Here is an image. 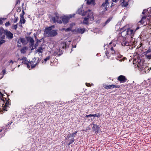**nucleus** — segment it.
Instances as JSON below:
<instances>
[{"instance_id":"2","label":"nucleus","mask_w":151,"mask_h":151,"mask_svg":"<svg viewBox=\"0 0 151 151\" xmlns=\"http://www.w3.org/2000/svg\"><path fill=\"white\" fill-rule=\"evenodd\" d=\"M0 35L2 39H5V35L9 39H12L13 37V34L10 31L5 30L3 28H0Z\"/></svg>"},{"instance_id":"18","label":"nucleus","mask_w":151,"mask_h":151,"mask_svg":"<svg viewBox=\"0 0 151 151\" xmlns=\"http://www.w3.org/2000/svg\"><path fill=\"white\" fill-rule=\"evenodd\" d=\"M69 18L67 17H63L61 20L62 22H63L64 24H66L68 22Z\"/></svg>"},{"instance_id":"57","label":"nucleus","mask_w":151,"mask_h":151,"mask_svg":"<svg viewBox=\"0 0 151 151\" xmlns=\"http://www.w3.org/2000/svg\"><path fill=\"white\" fill-rule=\"evenodd\" d=\"M20 65H18V67H19V66Z\"/></svg>"},{"instance_id":"51","label":"nucleus","mask_w":151,"mask_h":151,"mask_svg":"<svg viewBox=\"0 0 151 151\" xmlns=\"http://www.w3.org/2000/svg\"><path fill=\"white\" fill-rule=\"evenodd\" d=\"M115 4H114L113 3H112L111 4V7L112 6H114Z\"/></svg>"},{"instance_id":"10","label":"nucleus","mask_w":151,"mask_h":151,"mask_svg":"<svg viewBox=\"0 0 151 151\" xmlns=\"http://www.w3.org/2000/svg\"><path fill=\"white\" fill-rule=\"evenodd\" d=\"M117 80L120 81V83H122L125 82L127 80V79L126 78L125 76L123 75L119 76L117 78Z\"/></svg>"},{"instance_id":"44","label":"nucleus","mask_w":151,"mask_h":151,"mask_svg":"<svg viewBox=\"0 0 151 151\" xmlns=\"http://www.w3.org/2000/svg\"><path fill=\"white\" fill-rule=\"evenodd\" d=\"M14 28L16 30L17 28V24L14 25L13 26Z\"/></svg>"},{"instance_id":"1","label":"nucleus","mask_w":151,"mask_h":151,"mask_svg":"<svg viewBox=\"0 0 151 151\" xmlns=\"http://www.w3.org/2000/svg\"><path fill=\"white\" fill-rule=\"evenodd\" d=\"M116 46L115 43L112 42L105 45L104 47L106 49L105 52L106 55L108 58L111 60L114 58L118 60H122L123 56L116 50Z\"/></svg>"},{"instance_id":"13","label":"nucleus","mask_w":151,"mask_h":151,"mask_svg":"<svg viewBox=\"0 0 151 151\" xmlns=\"http://www.w3.org/2000/svg\"><path fill=\"white\" fill-rule=\"evenodd\" d=\"M132 39L129 38V39L127 40L126 38L125 41L123 42V43L124 45L127 46H131L132 44L131 41Z\"/></svg>"},{"instance_id":"3","label":"nucleus","mask_w":151,"mask_h":151,"mask_svg":"<svg viewBox=\"0 0 151 151\" xmlns=\"http://www.w3.org/2000/svg\"><path fill=\"white\" fill-rule=\"evenodd\" d=\"M138 28H137L135 30H133L129 28H127L126 33V34H124V37H125V38L127 37L128 38H129L130 39H132L136 31Z\"/></svg>"},{"instance_id":"40","label":"nucleus","mask_w":151,"mask_h":151,"mask_svg":"<svg viewBox=\"0 0 151 151\" xmlns=\"http://www.w3.org/2000/svg\"><path fill=\"white\" fill-rule=\"evenodd\" d=\"M18 17H15V18L13 20V22L14 23H16L17 22V20H18Z\"/></svg>"},{"instance_id":"21","label":"nucleus","mask_w":151,"mask_h":151,"mask_svg":"<svg viewBox=\"0 0 151 151\" xmlns=\"http://www.w3.org/2000/svg\"><path fill=\"white\" fill-rule=\"evenodd\" d=\"M98 126L95 124L92 127L93 130L95 131L97 133L98 132Z\"/></svg>"},{"instance_id":"15","label":"nucleus","mask_w":151,"mask_h":151,"mask_svg":"<svg viewBox=\"0 0 151 151\" xmlns=\"http://www.w3.org/2000/svg\"><path fill=\"white\" fill-rule=\"evenodd\" d=\"M26 39L28 42H29L32 45L34 44V41L33 38L30 37H26Z\"/></svg>"},{"instance_id":"49","label":"nucleus","mask_w":151,"mask_h":151,"mask_svg":"<svg viewBox=\"0 0 151 151\" xmlns=\"http://www.w3.org/2000/svg\"><path fill=\"white\" fill-rule=\"evenodd\" d=\"M97 115L96 114H92V116L97 117Z\"/></svg>"},{"instance_id":"24","label":"nucleus","mask_w":151,"mask_h":151,"mask_svg":"<svg viewBox=\"0 0 151 151\" xmlns=\"http://www.w3.org/2000/svg\"><path fill=\"white\" fill-rule=\"evenodd\" d=\"M66 46V44L65 42H62L60 45V47L62 48H65Z\"/></svg>"},{"instance_id":"41","label":"nucleus","mask_w":151,"mask_h":151,"mask_svg":"<svg viewBox=\"0 0 151 151\" xmlns=\"http://www.w3.org/2000/svg\"><path fill=\"white\" fill-rule=\"evenodd\" d=\"M10 25V24L9 22H6L5 24V25L6 26H8Z\"/></svg>"},{"instance_id":"36","label":"nucleus","mask_w":151,"mask_h":151,"mask_svg":"<svg viewBox=\"0 0 151 151\" xmlns=\"http://www.w3.org/2000/svg\"><path fill=\"white\" fill-rule=\"evenodd\" d=\"M22 14H20V15L21 18H23V17H24L23 16L24 15V14H25V13L24 12V10H22Z\"/></svg>"},{"instance_id":"27","label":"nucleus","mask_w":151,"mask_h":151,"mask_svg":"<svg viewBox=\"0 0 151 151\" xmlns=\"http://www.w3.org/2000/svg\"><path fill=\"white\" fill-rule=\"evenodd\" d=\"M19 40H20V42L22 43V44H26V41L25 40V39L24 38H21L20 39H19Z\"/></svg>"},{"instance_id":"50","label":"nucleus","mask_w":151,"mask_h":151,"mask_svg":"<svg viewBox=\"0 0 151 151\" xmlns=\"http://www.w3.org/2000/svg\"><path fill=\"white\" fill-rule=\"evenodd\" d=\"M101 115L99 113L98 114V115H97V117H100Z\"/></svg>"},{"instance_id":"46","label":"nucleus","mask_w":151,"mask_h":151,"mask_svg":"<svg viewBox=\"0 0 151 151\" xmlns=\"http://www.w3.org/2000/svg\"><path fill=\"white\" fill-rule=\"evenodd\" d=\"M92 114H90L89 115H86V116H85V117H87V118H88V117H92Z\"/></svg>"},{"instance_id":"35","label":"nucleus","mask_w":151,"mask_h":151,"mask_svg":"<svg viewBox=\"0 0 151 151\" xmlns=\"http://www.w3.org/2000/svg\"><path fill=\"white\" fill-rule=\"evenodd\" d=\"M22 0H16V1L15 6L17 5V4H19L20 2V1Z\"/></svg>"},{"instance_id":"25","label":"nucleus","mask_w":151,"mask_h":151,"mask_svg":"<svg viewBox=\"0 0 151 151\" xmlns=\"http://www.w3.org/2000/svg\"><path fill=\"white\" fill-rule=\"evenodd\" d=\"M54 25H52L51 26L49 27H47L45 29L46 30V32H50V31H51L52 29V28L53 27L54 28Z\"/></svg>"},{"instance_id":"17","label":"nucleus","mask_w":151,"mask_h":151,"mask_svg":"<svg viewBox=\"0 0 151 151\" xmlns=\"http://www.w3.org/2000/svg\"><path fill=\"white\" fill-rule=\"evenodd\" d=\"M5 94H3L2 98H1V100L2 101H5V100L7 99V98H9V95L7 94L6 93H5Z\"/></svg>"},{"instance_id":"7","label":"nucleus","mask_w":151,"mask_h":151,"mask_svg":"<svg viewBox=\"0 0 151 151\" xmlns=\"http://www.w3.org/2000/svg\"><path fill=\"white\" fill-rule=\"evenodd\" d=\"M145 61L143 60H139V61H138L137 65L138 68L141 69L142 70L144 69H147L148 67H145Z\"/></svg>"},{"instance_id":"38","label":"nucleus","mask_w":151,"mask_h":151,"mask_svg":"<svg viewBox=\"0 0 151 151\" xmlns=\"http://www.w3.org/2000/svg\"><path fill=\"white\" fill-rule=\"evenodd\" d=\"M77 132H78V131H75L73 133H71V135H72V137L73 136L74 137L75 136L76 134L77 133Z\"/></svg>"},{"instance_id":"54","label":"nucleus","mask_w":151,"mask_h":151,"mask_svg":"<svg viewBox=\"0 0 151 151\" xmlns=\"http://www.w3.org/2000/svg\"><path fill=\"white\" fill-rule=\"evenodd\" d=\"M76 47V45H74V46H73V47L75 48V47Z\"/></svg>"},{"instance_id":"6","label":"nucleus","mask_w":151,"mask_h":151,"mask_svg":"<svg viewBox=\"0 0 151 151\" xmlns=\"http://www.w3.org/2000/svg\"><path fill=\"white\" fill-rule=\"evenodd\" d=\"M36 60V59H35V60H33L32 61L30 62H29L28 61L27 62V67L28 68H29L30 67L31 69H32L34 68L39 63L37 61H35Z\"/></svg>"},{"instance_id":"34","label":"nucleus","mask_w":151,"mask_h":151,"mask_svg":"<svg viewBox=\"0 0 151 151\" xmlns=\"http://www.w3.org/2000/svg\"><path fill=\"white\" fill-rule=\"evenodd\" d=\"M111 19L110 18H108L107 20L106 21V22H105V24H104V25H106L107 24H108V23H109L110 22V21H111Z\"/></svg>"},{"instance_id":"37","label":"nucleus","mask_w":151,"mask_h":151,"mask_svg":"<svg viewBox=\"0 0 151 151\" xmlns=\"http://www.w3.org/2000/svg\"><path fill=\"white\" fill-rule=\"evenodd\" d=\"M50 56H49L45 58L44 59V60L45 61V63L48 60H49L50 59Z\"/></svg>"},{"instance_id":"56","label":"nucleus","mask_w":151,"mask_h":151,"mask_svg":"<svg viewBox=\"0 0 151 151\" xmlns=\"http://www.w3.org/2000/svg\"><path fill=\"white\" fill-rule=\"evenodd\" d=\"M38 41H39L40 42V40H39ZM37 42H38V41H37Z\"/></svg>"},{"instance_id":"53","label":"nucleus","mask_w":151,"mask_h":151,"mask_svg":"<svg viewBox=\"0 0 151 151\" xmlns=\"http://www.w3.org/2000/svg\"><path fill=\"white\" fill-rule=\"evenodd\" d=\"M145 10H143V12H142V14H145Z\"/></svg>"},{"instance_id":"47","label":"nucleus","mask_w":151,"mask_h":151,"mask_svg":"<svg viewBox=\"0 0 151 151\" xmlns=\"http://www.w3.org/2000/svg\"><path fill=\"white\" fill-rule=\"evenodd\" d=\"M3 94L1 92H0V98L1 99V98Z\"/></svg>"},{"instance_id":"48","label":"nucleus","mask_w":151,"mask_h":151,"mask_svg":"<svg viewBox=\"0 0 151 151\" xmlns=\"http://www.w3.org/2000/svg\"><path fill=\"white\" fill-rule=\"evenodd\" d=\"M21 11V9L20 8V7H19L18 8V9H17V12H19Z\"/></svg>"},{"instance_id":"42","label":"nucleus","mask_w":151,"mask_h":151,"mask_svg":"<svg viewBox=\"0 0 151 151\" xmlns=\"http://www.w3.org/2000/svg\"><path fill=\"white\" fill-rule=\"evenodd\" d=\"M146 17H149L150 18H151V14H149V13H148V14H147L146 16Z\"/></svg>"},{"instance_id":"23","label":"nucleus","mask_w":151,"mask_h":151,"mask_svg":"<svg viewBox=\"0 0 151 151\" xmlns=\"http://www.w3.org/2000/svg\"><path fill=\"white\" fill-rule=\"evenodd\" d=\"M27 50V48L26 47H24L22 48L20 50V51L22 53H25L26 52V51Z\"/></svg>"},{"instance_id":"45","label":"nucleus","mask_w":151,"mask_h":151,"mask_svg":"<svg viewBox=\"0 0 151 151\" xmlns=\"http://www.w3.org/2000/svg\"><path fill=\"white\" fill-rule=\"evenodd\" d=\"M147 57L149 59H151V55H147Z\"/></svg>"},{"instance_id":"31","label":"nucleus","mask_w":151,"mask_h":151,"mask_svg":"<svg viewBox=\"0 0 151 151\" xmlns=\"http://www.w3.org/2000/svg\"><path fill=\"white\" fill-rule=\"evenodd\" d=\"M12 122H13L12 121L9 122L7 124L6 126V128L7 129V128H8V129H10V128H9V127H10V126L9 125H11Z\"/></svg>"},{"instance_id":"32","label":"nucleus","mask_w":151,"mask_h":151,"mask_svg":"<svg viewBox=\"0 0 151 151\" xmlns=\"http://www.w3.org/2000/svg\"><path fill=\"white\" fill-rule=\"evenodd\" d=\"M6 71L5 69H3L2 70V71L1 72V75H2L4 76V75L5 74H6Z\"/></svg>"},{"instance_id":"19","label":"nucleus","mask_w":151,"mask_h":151,"mask_svg":"<svg viewBox=\"0 0 151 151\" xmlns=\"http://www.w3.org/2000/svg\"><path fill=\"white\" fill-rule=\"evenodd\" d=\"M85 28H78V29L76 31L77 33L80 34H83L85 31Z\"/></svg>"},{"instance_id":"14","label":"nucleus","mask_w":151,"mask_h":151,"mask_svg":"<svg viewBox=\"0 0 151 151\" xmlns=\"http://www.w3.org/2000/svg\"><path fill=\"white\" fill-rule=\"evenodd\" d=\"M127 26H126L123 27L122 28L120 29V31L121 32V35L123 37H124V34H126V30L127 29L126 28Z\"/></svg>"},{"instance_id":"43","label":"nucleus","mask_w":151,"mask_h":151,"mask_svg":"<svg viewBox=\"0 0 151 151\" xmlns=\"http://www.w3.org/2000/svg\"><path fill=\"white\" fill-rule=\"evenodd\" d=\"M151 52V49H148L146 52V55H148L147 54L148 53H149L150 52Z\"/></svg>"},{"instance_id":"20","label":"nucleus","mask_w":151,"mask_h":151,"mask_svg":"<svg viewBox=\"0 0 151 151\" xmlns=\"http://www.w3.org/2000/svg\"><path fill=\"white\" fill-rule=\"evenodd\" d=\"M146 19V17L144 16L141 19L139 22V24H142V25H145V24H144L145 21L144 20Z\"/></svg>"},{"instance_id":"8","label":"nucleus","mask_w":151,"mask_h":151,"mask_svg":"<svg viewBox=\"0 0 151 151\" xmlns=\"http://www.w3.org/2000/svg\"><path fill=\"white\" fill-rule=\"evenodd\" d=\"M46 34H48V36L49 37H53L56 36L58 33L56 30H53L50 32H47Z\"/></svg>"},{"instance_id":"12","label":"nucleus","mask_w":151,"mask_h":151,"mask_svg":"<svg viewBox=\"0 0 151 151\" xmlns=\"http://www.w3.org/2000/svg\"><path fill=\"white\" fill-rule=\"evenodd\" d=\"M60 17L58 16H56V17H53L52 18V20L54 23L57 22L58 23L61 24L62 22L61 20L59 19Z\"/></svg>"},{"instance_id":"33","label":"nucleus","mask_w":151,"mask_h":151,"mask_svg":"<svg viewBox=\"0 0 151 151\" xmlns=\"http://www.w3.org/2000/svg\"><path fill=\"white\" fill-rule=\"evenodd\" d=\"M72 137L71 134H68L67 136L65 137L66 139H69L71 137Z\"/></svg>"},{"instance_id":"26","label":"nucleus","mask_w":151,"mask_h":151,"mask_svg":"<svg viewBox=\"0 0 151 151\" xmlns=\"http://www.w3.org/2000/svg\"><path fill=\"white\" fill-rule=\"evenodd\" d=\"M88 18L87 17H85L84 20L83 21V23L86 24H88Z\"/></svg>"},{"instance_id":"29","label":"nucleus","mask_w":151,"mask_h":151,"mask_svg":"<svg viewBox=\"0 0 151 151\" xmlns=\"http://www.w3.org/2000/svg\"><path fill=\"white\" fill-rule=\"evenodd\" d=\"M75 140L74 139V138H72V139L70 140V141L69 142V143H68V145H69L70 144H71Z\"/></svg>"},{"instance_id":"16","label":"nucleus","mask_w":151,"mask_h":151,"mask_svg":"<svg viewBox=\"0 0 151 151\" xmlns=\"http://www.w3.org/2000/svg\"><path fill=\"white\" fill-rule=\"evenodd\" d=\"M121 2V4H122V6L124 7L127 6L128 4V1L127 0H122L120 1Z\"/></svg>"},{"instance_id":"4","label":"nucleus","mask_w":151,"mask_h":151,"mask_svg":"<svg viewBox=\"0 0 151 151\" xmlns=\"http://www.w3.org/2000/svg\"><path fill=\"white\" fill-rule=\"evenodd\" d=\"M3 101V104H2V109L4 111H7L11 106V101L9 98Z\"/></svg>"},{"instance_id":"55","label":"nucleus","mask_w":151,"mask_h":151,"mask_svg":"<svg viewBox=\"0 0 151 151\" xmlns=\"http://www.w3.org/2000/svg\"><path fill=\"white\" fill-rule=\"evenodd\" d=\"M31 33V32L29 33V35H30V34Z\"/></svg>"},{"instance_id":"22","label":"nucleus","mask_w":151,"mask_h":151,"mask_svg":"<svg viewBox=\"0 0 151 151\" xmlns=\"http://www.w3.org/2000/svg\"><path fill=\"white\" fill-rule=\"evenodd\" d=\"M44 48L42 47V46H40L39 48L36 50V52L40 53H42L43 51V49Z\"/></svg>"},{"instance_id":"9","label":"nucleus","mask_w":151,"mask_h":151,"mask_svg":"<svg viewBox=\"0 0 151 151\" xmlns=\"http://www.w3.org/2000/svg\"><path fill=\"white\" fill-rule=\"evenodd\" d=\"M27 58L25 57H23L22 58H19L18 60H19L20 61L19 64L20 65L23 64H26L27 62L28 61L27 60Z\"/></svg>"},{"instance_id":"5","label":"nucleus","mask_w":151,"mask_h":151,"mask_svg":"<svg viewBox=\"0 0 151 151\" xmlns=\"http://www.w3.org/2000/svg\"><path fill=\"white\" fill-rule=\"evenodd\" d=\"M109 0H105L101 6V7L104 9V10L102 11V12L104 13L105 12L108 10V8L109 7ZM118 1V0H112V1L114 2H117Z\"/></svg>"},{"instance_id":"39","label":"nucleus","mask_w":151,"mask_h":151,"mask_svg":"<svg viewBox=\"0 0 151 151\" xmlns=\"http://www.w3.org/2000/svg\"><path fill=\"white\" fill-rule=\"evenodd\" d=\"M4 18H0V24H3V20H4Z\"/></svg>"},{"instance_id":"30","label":"nucleus","mask_w":151,"mask_h":151,"mask_svg":"<svg viewBox=\"0 0 151 151\" xmlns=\"http://www.w3.org/2000/svg\"><path fill=\"white\" fill-rule=\"evenodd\" d=\"M63 30H64L65 32H69L70 31H71V27H69L68 28L65 29V28H63Z\"/></svg>"},{"instance_id":"11","label":"nucleus","mask_w":151,"mask_h":151,"mask_svg":"<svg viewBox=\"0 0 151 151\" xmlns=\"http://www.w3.org/2000/svg\"><path fill=\"white\" fill-rule=\"evenodd\" d=\"M120 86L119 85H105L104 88L105 89H109L111 88H120Z\"/></svg>"},{"instance_id":"28","label":"nucleus","mask_w":151,"mask_h":151,"mask_svg":"<svg viewBox=\"0 0 151 151\" xmlns=\"http://www.w3.org/2000/svg\"><path fill=\"white\" fill-rule=\"evenodd\" d=\"M26 20L25 19L23 18H21L20 21V23L21 24H24Z\"/></svg>"},{"instance_id":"52","label":"nucleus","mask_w":151,"mask_h":151,"mask_svg":"<svg viewBox=\"0 0 151 151\" xmlns=\"http://www.w3.org/2000/svg\"><path fill=\"white\" fill-rule=\"evenodd\" d=\"M86 85L87 86H89L88 85H90V84L89 83H86Z\"/></svg>"}]
</instances>
